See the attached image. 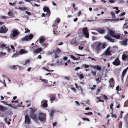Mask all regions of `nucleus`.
<instances>
[{
    "label": "nucleus",
    "mask_w": 128,
    "mask_h": 128,
    "mask_svg": "<svg viewBox=\"0 0 128 128\" xmlns=\"http://www.w3.org/2000/svg\"><path fill=\"white\" fill-rule=\"evenodd\" d=\"M106 46V43H102L98 42H94L91 45V47L94 49L98 54L99 53L102 49H104Z\"/></svg>",
    "instance_id": "nucleus-1"
},
{
    "label": "nucleus",
    "mask_w": 128,
    "mask_h": 128,
    "mask_svg": "<svg viewBox=\"0 0 128 128\" xmlns=\"http://www.w3.org/2000/svg\"><path fill=\"white\" fill-rule=\"evenodd\" d=\"M120 34H116L114 31L110 30H109L108 34L105 36L104 38L105 39L108 40L110 41L113 42L114 41V39H111V36H112L116 39H118L120 38Z\"/></svg>",
    "instance_id": "nucleus-2"
},
{
    "label": "nucleus",
    "mask_w": 128,
    "mask_h": 128,
    "mask_svg": "<svg viewBox=\"0 0 128 128\" xmlns=\"http://www.w3.org/2000/svg\"><path fill=\"white\" fill-rule=\"evenodd\" d=\"M46 115L44 113L39 112L38 115V118L41 122L44 121L46 120Z\"/></svg>",
    "instance_id": "nucleus-3"
},
{
    "label": "nucleus",
    "mask_w": 128,
    "mask_h": 128,
    "mask_svg": "<svg viewBox=\"0 0 128 128\" xmlns=\"http://www.w3.org/2000/svg\"><path fill=\"white\" fill-rule=\"evenodd\" d=\"M110 47H108L102 54L104 56H110L111 55L112 51L110 50Z\"/></svg>",
    "instance_id": "nucleus-4"
},
{
    "label": "nucleus",
    "mask_w": 128,
    "mask_h": 128,
    "mask_svg": "<svg viewBox=\"0 0 128 128\" xmlns=\"http://www.w3.org/2000/svg\"><path fill=\"white\" fill-rule=\"evenodd\" d=\"M19 34V32L18 31L16 30H13L10 34V38H12Z\"/></svg>",
    "instance_id": "nucleus-5"
},
{
    "label": "nucleus",
    "mask_w": 128,
    "mask_h": 128,
    "mask_svg": "<svg viewBox=\"0 0 128 128\" xmlns=\"http://www.w3.org/2000/svg\"><path fill=\"white\" fill-rule=\"evenodd\" d=\"M82 31L84 34L85 35V36L86 38H88L89 37L88 32L87 30V29L86 28H83Z\"/></svg>",
    "instance_id": "nucleus-6"
},
{
    "label": "nucleus",
    "mask_w": 128,
    "mask_h": 128,
    "mask_svg": "<svg viewBox=\"0 0 128 128\" xmlns=\"http://www.w3.org/2000/svg\"><path fill=\"white\" fill-rule=\"evenodd\" d=\"M33 37L32 34L28 36L25 37L22 39V41H27L28 40H30Z\"/></svg>",
    "instance_id": "nucleus-7"
},
{
    "label": "nucleus",
    "mask_w": 128,
    "mask_h": 128,
    "mask_svg": "<svg viewBox=\"0 0 128 128\" xmlns=\"http://www.w3.org/2000/svg\"><path fill=\"white\" fill-rule=\"evenodd\" d=\"M30 123V119L28 115H26L25 116V123L29 124Z\"/></svg>",
    "instance_id": "nucleus-8"
},
{
    "label": "nucleus",
    "mask_w": 128,
    "mask_h": 128,
    "mask_svg": "<svg viewBox=\"0 0 128 128\" xmlns=\"http://www.w3.org/2000/svg\"><path fill=\"white\" fill-rule=\"evenodd\" d=\"M8 30V29L4 26H3L0 28V33H6Z\"/></svg>",
    "instance_id": "nucleus-9"
},
{
    "label": "nucleus",
    "mask_w": 128,
    "mask_h": 128,
    "mask_svg": "<svg viewBox=\"0 0 128 128\" xmlns=\"http://www.w3.org/2000/svg\"><path fill=\"white\" fill-rule=\"evenodd\" d=\"M4 48L6 49L8 52H10V49L9 46L6 47V46L5 44H0V48L2 49V48Z\"/></svg>",
    "instance_id": "nucleus-10"
},
{
    "label": "nucleus",
    "mask_w": 128,
    "mask_h": 128,
    "mask_svg": "<svg viewBox=\"0 0 128 128\" xmlns=\"http://www.w3.org/2000/svg\"><path fill=\"white\" fill-rule=\"evenodd\" d=\"M109 83L110 85L109 87H110V88L112 87L113 88L114 84V82L113 78H112L109 81Z\"/></svg>",
    "instance_id": "nucleus-11"
},
{
    "label": "nucleus",
    "mask_w": 128,
    "mask_h": 128,
    "mask_svg": "<svg viewBox=\"0 0 128 128\" xmlns=\"http://www.w3.org/2000/svg\"><path fill=\"white\" fill-rule=\"evenodd\" d=\"M113 64L115 66H117L119 65L120 64V62L118 59H116L113 62Z\"/></svg>",
    "instance_id": "nucleus-12"
},
{
    "label": "nucleus",
    "mask_w": 128,
    "mask_h": 128,
    "mask_svg": "<svg viewBox=\"0 0 128 128\" xmlns=\"http://www.w3.org/2000/svg\"><path fill=\"white\" fill-rule=\"evenodd\" d=\"M47 102V101L44 100H43L41 102L42 106L44 108L46 107L48 105Z\"/></svg>",
    "instance_id": "nucleus-13"
},
{
    "label": "nucleus",
    "mask_w": 128,
    "mask_h": 128,
    "mask_svg": "<svg viewBox=\"0 0 128 128\" xmlns=\"http://www.w3.org/2000/svg\"><path fill=\"white\" fill-rule=\"evenodd\" d=\"M30 116L31 118L34 120H36L37 119L36 115L34 113H32L30 114Z\"/></svg>",
    "instance_id": "nucleus-14"
},
{
    "label": "nucleus",
    "mask_w": 128,
    "mask_h": 128,
    "mask_svg": "<svg viewBox=\"0 0 128 128\" xmlns=\"http://www.w3.org/2000/svg\"><path fill=\"white\" fill-rule=\"evenodd\" d=\"M43 10L44 12H46L47 14H49L50 12L49 8L48 7L46 6L44 7Z\"/></svg>",
    "instance_id": "nucleus-15"
},
{
    "label": "nucleus",
    "mask_w": 128,
    "mask_h": 128,
    "mask_svg": "<svg viewBox=\"0 0 128 128\" xmlns=\"http://www.w3.org/2000/svg\"><path fill=\"white\" fill-rule=\"evenodd\" d=\"M28 51L24 49H21L19 52L21 54H23L27 53Z\"/></svg>",
    "instance_id": "nucleus-16"
},
{
    "label": "nucleus",
    "mask_w": 128,
    "mask_h": 128,
    "mask_svg": "<svg viewBox=\"0 0 128 128\" xmlns=\"http://www.w3.org/2000/svg\"><path fill=\"white\" fill-rule=\"evenodd\" d=\"M55 110H51L50 112L49 115L50 117H52L54 115V114L55 112Z\"/></svg>",
    "instance_id": "nucleus-17"
},
{
    "label": "nucleus",
    "mask_w": 128,
    "mask_h": 128,
    "mask_svg": "<svg viewBox=\"0 0 128 128\" xmlns=\"http://www.w3.org/2000/svg\"><path fill=\"white\" fill-rule=\"evenodd\" d=\"M128 69V66L127 67V68L125 69L123 72H122V78L125 75V73H126L127 70Z\"/></svg>",
    "instance_id": "nucleus-18"
},
{
    "label": "nucleus",
    "mask_w": 128,
    "mask_h": 128,
    "mask_svg": "<svg viewBox=\"0 0 128 128\" xmlns=\"http://www.w3.org/2000/svg\"><path fill=\"white\" fill-rule=\"evenodd\" d=\"M56 95H52L50 96V100L51 101H54L56 99Z\"/></svg>",
    "instance_id": "nucleus-19"
},
{
    "label": "nucleus",
    "mask_w": 128,
    "mask_h": 128,
    "mask_svg": "<svg viewBox=\"0 0 128 128\" xmlns=\"http://www.w3.org/2000/svg\"><path fill=\"white\" fill-rule=\"evenodd\" d=\"M16 9L20 10H27V8L25 7H18V8L16 7Z\"/></svg>",
    "instance_id": "nucleus-20"
},
{
    "label": "nucleus",
    "mask_w": 128,
    "mask_h": 128,
    "mask_svg": "<svg viewBox=\"0 0 128 128\" xmlns=\"http://www.w3.org/2000/svg\"><path fill=\"white\" fill-rule=\"evenodd\" d=\"M70 58H72L73 60H78L79 59L80 57H78L77 58H76L74 57V56L72 55H70Z\"/></svg>",
    "instance_id": "nucleus-21"
},
{
    "label": "nucleus",
    "mask_w": 128,
    "mask_h": 128,
    "mask_svg": "<svg viewBox=\"0 0 128 128\" xmlns=\"http://www.w3.org/2000/svg\"><path fill=\"white\" fill-rule=\"evenodd\" d=\"M8 109V108L4 107V106H0V110L2 111L6 110Z\"/></svg>",
    "instance_id": "nucleus-22"
},
{
    "label": "nucleus",
    "mask_w": 128,
    "mask_h": 128,
    "mask_svg": "<svg viewBox=\"0 0 128 128\" xmlns=\"http://www.w3.org/2000/svg\"><path fill=\"white\" fill-rule=\"evenodd\" d=\"M30 60H27L25 61V62H23V65L24 66H26L30 62Z\"/></svg>",
    "instance_id": "nucleus-23"
},
{
    "label": "nucleus",
    "mask_w": 128,
    "mask_h": 128,
    "mask_svg": "<svg viewBox=\"0 0 128 128\" xmlns=\"http://www.w3.org/2000/svg\"><path fill=\"white\" fill-rule=\"evenodd\" d=\"M42 50V49L41 48L36 49L34 50V53H38Z\"/></svg>",
    "instance_id": "nucleus-24"
},
{
    "label": "nucleus",
    "mask_w": 128,
    "mask_h": 128,
    "mask_svg": "<svg viewBox=\"0 0 128 128\" xmlns=\"http://www.w3.org/2000/svg\"><path fill=\"white\" fill-rule=\"evenodd\" d=\"M97 31L100 34H103L105 32V31L104 29H99L97 30Z\"/></svg>",
    "instance_id": "nucleus-25"
},
{
    "label": "nucleus",
    "mask_w": 128,
    "mask_h": 128,
    "mask_svg": "<svg viewBox=\"0 0 128 128\" xmlns=\"http://www.w3.org/2000/svg\"><path fill=\"white\" fill-rule=\"evenodd\" d=\"M45 40V38L44 37H41L40 38V44L43 43V42Z\"/></svg>",
    "instance_id": "nucleus-26"
},
{
    "label": "nucleus",
    "mask_w": 128,
    "mask_h": 128,
    "mask_svg": "<svg viewBox=\"0 0 128 128\" xmlns=\"http://www.w3.org/2000/svg\"><path fill=\"white\" fill-rule=\"evenodd\" d=\"M128 57V55H126L124 54H123L122 56V58L123 60H124L127 58Z\"/></svg>",
    "instance_id": "nucleus-27"
},
{
    "label": "nucleus",
    "mask_w": 128,
    "mask_h": 128,
    "mask_svg": "<svg viewBox=\"0 0 128 128\" xmlns=\"http://www.w3.org/2000/svg\"><path fill=\"white\" fill-rule=\"evenodd\" d=\"M127 40L126 39H125L123 40L122 42V44L123 45L126 46L127 45Z\"/></svg>",
    "instance_id": "nucleus-28"
},
{
    "label": "nucleus",
    "mask_w": 128,
    "mask_h": 128,
    "mask_svg": "<svg viewBox=\"0 0 128 128\" xmlns=\"http://www.w3.org/2000/svg\"><path fill=\"white\" fill-rule=\"evenodd\" d=\"M110 14L112 15V18H114V19L115 18V14L114 12L112 11L110 12Z\"/></svg>",
    "instance_id": "nucleus-29"
},
{
    "label": "nucleus",
    "mask_w": 128,
    "mask_h": 128,
    "mask_svg": "<svg viewBox=\"0 0 128 128\" xmlns=\"http://www.w3.org/2000/svg\"><path fill=\"white\" fill-rule=\"evenodd\" d=\"M125 120L126 121V123L128 124V114H127L126 115L124 118Z\"/></svg>",
    "instance_id": "nucleus-30"
},
{
    "label": "nucleus",
    "mask_w": 128,
    "mask_h": 128,
    "mask_svg": "<svg viewBox=\"0 0 128 128\" xmlns=\"http://www.w3.org/2000/svg\"><path fill=\"white\" fill-rule=\"evenodd\" d=\"M123 113V112L122 111H121V112L120 114V115L119 117H118V121H119L120 119H121L122 118V114Z\"/></svg>",
    "instance_id": "nucleus-31"
},
{
    "label": "nucleus",
    "mask_w": 128,
    "mask_h": 128,
    "mask_svg": "<svg viewBox=\"0 0 128 128\" xmlns=\"http://www.w3.org/2000/svg\"><path fill=\"white\" fill-rule=\"evenodd\" d=\"M20 66L18 65H13L11 66V68L12 69L16 70L17 69V67H19Z\"/></svg>",
    "instance_id": "nucleus-32"
},
{
    "label": "nucleus",
    "mask_w": 128,
    "mask_h": 128,
    "mask_svg": "<svg viewBox=\"0 0 128 128\" xmlns=\"http://www.w3.org/2000/svg\"><path fill=\"white\" fill-rule=\"evenodd\" d=\"M8 15L10 16L11 17H12L14 16V14L13 13L11 12H8Z\"/></svg>",
    "instance_id": "nucleus-33"
},
{
    "label": "nucleus",
    "mask_w": 128,
    "mask_h": 128,
    "mask_svg": "<svg viewBox=\"0 0 128 128\" xmlns=\"http://www.w3.org/2000/svg\"><path fill=\"white\" fill-rule=\"evenodd\" d=\"M94 68L99 70H100L101 69V67L97 66H94Z\"/></svg>",
    "instance_id": "nucleus-34"
},
{
    "label": "nucleus",
    "mask_w": 128,
    "mask_h": 128,
    "mask_svg": "<svg viewBox=\"0 0 128 128\" xmlns=\"http://www.w3.org/2000/svg\"><path fill=\"white\" fill-rule=\"evenodd\" d=\"M26 102L28 107L30 106V101L29 100H27L26 101Z\"/></svg>",
    "instance_id": "nucleus-35"
},
{
    "label": "nucleus",
    "mask_w": 128,
    "mask_h": 128,
    "mask_svg": "<svg viewBox=\"0 0 128 128\" xmlns=\"http://www.w3.org/2000/svg\"><path fill=\"white\" fill-rule=\"evenodd\" d=\"M40 80H41L42 81L44 82L45 83H48V80L40 78Z\"/></svg>",
    "instance_id": "nucleus-36"
},
{
    "label": "nucleus",
    "mask_w": 128,
    "mask_h": 128,
    "mask_svg": "<svg viewBox=\"0 0 128 128\" xmlns=\"http://www.w3.org/2000/svg\"><path fill=\"white\" fill-rule=\"evenodd\" d=\"M128 106V99L126 101L124 104V106Z\"/></svg>",
    "instance_id": "nucleus-37"
},
{
    "label": "nucleus",
    "mask_w": 128,
    "mask_h": 128,
    "mask_svg": "<svg viewBox=\"0 0 128 128\" xmlns=\"http://www.w3.org/2000/svg\"><path fill=\"white\" fill-rule=\"evenodd\" d=\"M16 1L15 2L12 3L11 2H10L9 3V4L11 6H14L16 5Z\"/></svg>",
    "instance_id": "nucleus-38"
},
{
    "label": "nucleus",
    "mask_w": 128,
    "mask_h": 128,
    "mask_svg": "<svg viewBox=\"0 0 128 128\" xmlns=\"http://www.w3.org/2000/svg\"><path fill=\"white\" fill-rule=\"evenodd\" d=\"M55 22H56L57 23H58L60 22V19L58 18H56Z\"/></svg>",
    "instance_id": "nucleus-39"
},
{
    "label": "nucleus",
    "mask_w": 128,
    "mask_h": 128,
    "mask_svg": "<svg viewBox=\"0 0 128 128\" xmlns=\"http://www.w3.org/2000/svg\"><path fill=\"white\" fill-rule=\"evenodd\" d=\"M76 42V40L75 39H73L71 42V43L72 44H75Z\"/></svg>",
    "instance_id": "nucleus-40"
},
{
    "label": "nucleus",
    "mask_w": 128,
    "mask_h": 128,
    "mask_svg": "<svg viewBox=\"0 0 128 128\" xmlns=\"http://www.w3.org/2000/svg\"><path fill=\"white\" fill-rule=\"evenodd\" d=\"M78 76L80 79H82L84 77V76L83 75H82V74H80Z\"/></svg>",
    "instance_id": "nucleus-41"
},
{
    "label": "nucleus",
    "mask_w": 128,
    "mask_h": 128,
    "mask_svg": "<svg viewBox=\"0 0 128 128\" xmlns=\"http://www.w3.org/2000/svg\"><path fill=\"white\" fill-rule=\"evenodd\" d=\"M118 123L119 124V127L120 128L122 127V121H120Z\"/></svg>",
    "instance_id": "nucleus-42"
},
{
    "label": "nucleus",
    "mask_w": 128,
    "mask_h": 128,
    "mask_svg": "<svg viewBox=\"0 0 128 128\" xmlns=\"http://www.w3.org/2000/svg\"><path fill=\"white\" fill-rule=\"evenodd\" d=\"M29 32H30V30L28 28H26L25 29V33H29Z\"/></svg>",
    "instance_id": "nucleus-43"
},
{
    "label": "nucleus",
    "mask_w": 128,
    "mask_h": 128,
    "mask_svg": "<svg viewBox=\"0 0 128 128\" xmlns=\"http://www.w3.org/2000/svg\"><path fill=\"white\" fill-rule=\"evenodd\" d=\"M73 7L74 8V9L75 10H76L77 9V8L75 7V4L74 3L72 4Z\"/></svg>",
    "instance_id": "nucleus-44"
},
{
    "label": "nucleus",
    "mask_w": 128,
    "mask_h": 128,
    "mask_svg": "<svg viewBox=\"0 0 128 128\" xmlns=\"http://www.w3.org/2000/svg\"><path fill=\"white\" fill-rule=\"evenodd\" d=\"M2 102L5 105H8L9 106H11V104H7L6 103L4 102V101H2Z\"/></svg>",
    "instance_id": "nucleus-45"
},
{
    "label": "nucleus",
    "mask_w": 128,
    "mask_h": 128,
    "mask_svg": "<svg viewBox=\"0 0 128 128\" xmlns=\"http://www.w3.org/2000/svg\"><path fill=\"white\" fill-rule=\"evenodd\" d=\"M56 53L60 52H61V50L59 48H57L56 50Z\"/></svg>",
    "instance_id": "nucleus-46"
},
{
    "label": "nucleus",
    "mask_w": 128,
    "mask_h": 128,
    "mask_svg": "<svg viewBox=\"0 0 128 128\" xmlns=\"http://www.w3.org/2000/svg\"><path fill=\"white\" fill-rule=\"evenodd\" d=\"M92 75L93 76H95L96 74V72L93 71H92Z\"/></svg>",
    "instance_id": "nucleus-47"
},
{
    "label": "nucleus",
    "mask_w": 128,
    "mask_h": 128,
    "mask_svg": "<svg viewBox=\"0 0 128 128\" xmlns=\"http://www.w3.org/2000/svg\"><path fill=\"white\" fill-rule=\"evenodd\" d=\"M113 106V105L112 104H111L110 106V108L112 110V112L113 108L112 107Z\"/></svg>",
    "instance_id": "nucleus-48"
},
{
    "label": "nucleus",
    "mask_w": 128,
    "mask_h": 128,
    "mask_svg": "<svg viewBox=\"0 0 128 128\" xmlns=\"http://www.w3.org/2000/svg\"><path fill=\"white\" fill-rule=\"evenodd\" d=\"M6 54V53L3 52H0V55H1L2 56H3L5 55Z\"/></svg>",
    "instance_id": "nucleus-49"
},
{
    "label": "nucleus",
    "mask_w": 128,
    "mask_h": 128,
    "mask_svg": "<svg viewBox=\"0 0 128 128\" xmlns=\"http://www.w3.org/2000/svg\"><path fill=\"white\" fill-rule=\"evenodd\" d=\"M82 120H86L88 122L89 121V119L86 118H82Z\"/></svg>",
    "instance_id": "nucleus-50"
},
{
    "label": "nucleus",
    "mask_w": 128,
    "mask_h": 128,
    "mask_svg": "<svg viewBox=\"0 0 128 128\" xmlns=\"http://www.w3.org/2000/svg\"><path fill=\"white\" fill-rule=\"evenodd\" d=\"M64 78L66 79L67 80H70V78L69 77V76H66Z\"/></svg>",
    "instance_id": "nucleus-51"
},
{
    "label": "nucleus",
    "mask_w": 128,
    "mask_h": 128,
    "mask_svg": "<svg viewBox=\"0 0 128 128\" xmlns=\"http://www.w3.org/2000/svg\"><path fill=\"white\" fill-rule=\"evenodd\" d=\"M17 55L16 54H14L12 56V58L16 57L17 56Z\"/></svg>",
    "instance_id": "nucleus-52"
},
{
    "label": "nucleus",
    "mask_w": 128,
    "mask_h": 128,
    "mask_svg": "<svg viewBox=\"0 0 128 128\" xmlns=\"http://www.w3.org/2000/svg\"><path fill=\"white\" fill-rule=\"evenodd\" d=\"M104 99L105 100H107L108 99V98L105 95H104L103 96Z\"/></svg>",
    "instance_id": "nucleus-53"
},
{
    "label": "nucleus",
    "mask_w": 128,
    "mask_h": 128,
    "mask_svg": "<svg viewBox=\"0 0 128 128\" xmlns=\"http://www.w3.org/2000/svg\"><path fill=\"white\" fill-rule=\"evenodd\" d=\"M30 109H31L32 111V112H35L36 111V108L33 109L32 108H30Z\"/></svg>",
    "instance_id": "nucleus-54"
},
{
    "label": "nucleus",
    "mask_w": 128,
    "mask_h": 128,
    "mask_svg": "<svg viewBox=\"0 0 128 128\" xmlns=\"http://www.w3.org/2000/svg\"><path fill=\"white\" fill-rule=\"evenodd\" d=\"M85 115H91L92 114V112H89L86 113H84V114Z\"/></svg>",
    "instance_id": "nucleus-55"
},
{
    "label": "nucleus",
    "mask_w": 128,
    "mask_h": 128,
    "mask_svg": "<svg viewBox=\"0 0 128 128\" xmlns=\"http://www.w3.org/2000/svg\"><path fill=\"white\" fill-rule=\"evenodd\" d=\"M126 13L125 12H123L121 14L120 16H122L124 15Z\"/></svg>",
    "instance_id": "nucleus-56"
},
{
    "label": "nucleus",
    "mask_w": 128,
    "mask_h": 128,
    "mask_svg": "<svg viewBox=\"0 0 128 128\" xmlns=\"http://www.w3.org/2000/svg\"><path fill=\"white\" fill-rule=\"evenodd\" d=\"M5 122H6V123H7L8 124V125H9L10 124V122H7V118H6L5 119Z\"/></svg>",
    "instance_id": "nucleus-57"
},
{
    "label": "nucleus",
    "mask_w": 128,
    "mask_h": 128,
    "mask_svg": "<svg viewBox=\"0 0 128 128\" xmlns=\"http://www.w3.org/2000/svg\"><path fill=\"white\" fill-rule=\"evenodd\" d=\"M112 112V113H111L112 116V117H114L115 118H116V114L114 115L113 114Z\"/></svg>",
    "instance_id": "nucleus-58"
},
{
    "label": "nucleus",
    "mask_w": 128,
    "mask_h": 128,
    "mask_svg": "<svg viewBox=\"0 0 128 128\" xmlns=\"http://www.w3.org/2000/svg\"><path fill=\"white\" fill-rule=\"evenodd\" d=\"M52 54V52H47V55H50L51 54Z\"/></svg>",
    "instance_id": "nucleus-59"
},
{
    "label": "nucleus",
    "mask_w": 128,
    "mask_h": 128,
    "mask_svg": "<svg viewBox=\"0 0 128 128\" xmlns=\"http://www.w3.org/2000/svg\"><path fill=\"white\" fill-rule=\"evenodd\" d=\"M57 124V123L56 122H55L53 123L52 124V125H53V126L54 127V126H56Z\"/></svg>",
    "instance_id": "nucleus-60"
},
{
    "label": "nucleus",
    "mask_w": 128,
    "mask_h": 128,
    "mask_svg": "<svg viewBox=\"0 0 128 128\" xmlns=\"http://www.w3.org/2000/svg\"><path fill=\"white\" fill-rule=\"evenodd\" d=\"M84 66L85 68H88L89 67V66L88 65H87L86 64H84Z\"/></svg>",
    "instance_id": "nucleus-61"
},
{
    "label": "nucleus",
    "mask_w": 128,
    "mask_h": 128,
    "mask_svg": "<svg viewBox=\"0 0 128 128\" xmlns=\"http://www.w3.org/2000/svg\"><path fill=\"white\" fill-rule=\"evenodd\" d=\"M71 90H73L74 92H76V89L74 88H71Z\"/></svg>",
    "instance_id": "nucleus-62"
},
{
    "label": "nucleus",
    "mask_w": 128,
    "mask_h": 128,
    "mask_svg": "<svg viewBox=\"0 0 128 128\" xmlns=\"http://www.w3.org/2000/svg\"><path fill=\"white\" fill-rule=\"evenodd\" d=\"M28 15H30L31 14V13L28 11H26L25 12Z\"/></svg>",
    "instance_id": "nucleus-63"
},
{
    "label": "nucleus",
    "mask_w": 128,
    "mask_h": 128,
    "mask_svg": "<svg viewBox=\"0 0 128 128\" xmlns=\"http://www.w3.org/2000/svg\"><path fill=\"white\" fill-rule=\"evenodd\" d=\"M80 68L79 67H77L75 68L74 69L75 71H77Z\"/></svg>",
    "instance_id": "nucleus-64"
}]
</instances>
